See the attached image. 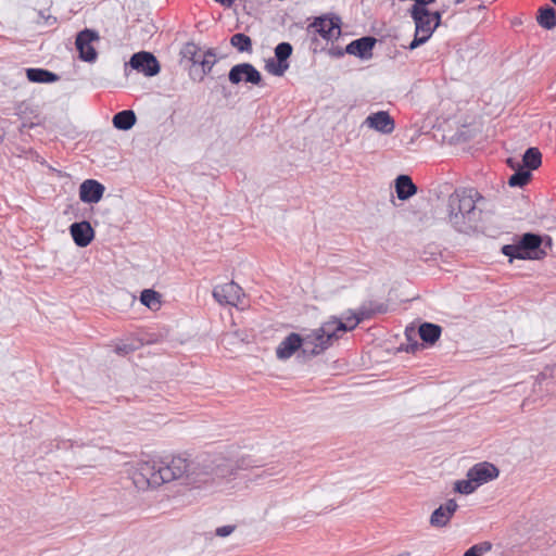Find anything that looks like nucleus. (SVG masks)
Here are the masks:
<instances>
[{
	"instance_id": "obj_1",
	"label": "nucleus",
	"mask_w": 556,
	"mask_h": 556,
	"mask_svg": "<svg viewBox=\"0 0 556 556\" xmlns=\"http://www.w3.org/2000/svg\"><path fill=\"white\" fill-rule=\"evenodd\" d=\"M212 472L211 455H202L193 460L177 456L169 463L138 462L131 472V480L140 491L154 489L174 480H182V484L200 488L214 482Z\"/></svg>"
},
{
	"instance_id": "obj_2",
	"label": "nucleus",
	"mask_w": 556,
	"mask_h": 556,
	"mask_svg": "<svg viewBox=\"0 0 556 556\" xmlns=\"http://www.w3.org/2000/svg\"><path fill=\"white\" fill-rule=\"evenodd\" d=\"M483 197L475 188L456 189L447 202L448 220L458 231H465L467 226L479 217L477 202Z\"/></svg>"
},
{
	"instance_id": "obj_3",
	"label": "nucleus",
	"mask_w": 556,
	"mask_h": 556,
	"mask_svg": "<svg viewBox=\"0 0 556 556\" xmlns=\"http://www.w3.org/2000/svg\"><path fill=\"white\" fill-rule=\"evenodd\" d=\"M543 239L540 235L527 232L515 244H505L502 253L510 260H542L546 251L542 248Z\"/></svg>"
},
{
	"instance_id": "obj_4",
	"label": "nucleus",
	"mask_w": 556,
	"mask_h": 556,
	"mask_svg": "<svg viewBox=\"0 0 556 556\" xmlns=\"http://www.w3.org/2000/svg\"><path fill=\"white\" fill-rule=\"evenodd\" d=\"M211 460L214 481L233 476L238 470L247 469L250 466V460L245 457L232 462L223 456H211Z\"/></svg>"
},
{
	"instance_id": "obj_5",
	"label": "nucleus",
	"mask_w": 556,
	"mask_h": 556,
	"mask_svg": "<svg viewBox=\"0 0 556 556\" xmlns=\"http://www.w3.org/2000/svg\"><path fill=\"white\" fill-rule=\"evenodd\" d=\"M98 39L99 34L93 29L86 28L78 33L75 45L80 60L89 63L97 60L98 52L92 46V42Z\"/></svg>"
},
{
	"instance_id": "obj_6",
	"label": "nucleus",
	"mask_w": 556,
	"mask_h": 556,
	"mask_svg": "<svg viewBox=\"0 0 556 556\" xmlns=\"http://www.w3.org/2000/svg\"><path fill=\"white\" fill-rule=\"evenodd\" d=\"M213 298L219 304H228L238 307L243 304L244 293L238 283L230 281L222 286H216L213 289Z\"/></svg>"
},
{
	"instance_id": "obj_7",
	"label": "nucleus",
	"mask_w": 556,
	"mask_h": 556,
	"mask_svg": "<svg viewBox=\"0 0 556 556\" xmlns=\"http://www.w3.org/2000/svg\"><path fill=\"white\" fill-rule=\"evenodd\" d=\"M313 28L324 39L330 40L337 38L341 34V18L337 15H323L318 16L307 27L309 30Z\"/></svg>"
},
{
	"instance_id": "obj_8",
	"label": "nucleus",
	"mask_w": 556,
	"mask_h": 556,
	"mask_svg": "<svg viewBox=\"0 0 556 556\" xmlns=\"http://www.w3.org/2000/svg\"><path fill=\"white\" fill-rule=\"evenodd\" d=\"M354 328L355 326H353V324L349 325L337 317H332L314 331L318 337H320V340H323L325 345L329 348L331 345V340L338 339L340 337V332L351 331Z\"/></svg>"
},
{
	"instance_id": "obj_9",
	"label": "nucleus",
	"mask_w": 556,
	"mask_h": 556,
	"mask_svg": "<svg viewBox=\"0 0 556 556\" xmlns=\"http://www.w3.org/2000/svg\"><path fill=\"white\" fill-rule=\"evenodd\" d=\"M228 79L233 85L241 81L260 85L262 75L251 63H240L230 68Z\"/></svg>"
},
{
	"instance_id": "obj_10",
	"label": "nucleus",
	"mask_w": 556,
	"mask_h": 556,
	"mask_svg": "<svg viewBox=\"0 0 556 556\" xmlns=\"http://www.w3.org/2000/svg\"><path fill=\"white\" fill-rule=\"evenodd\" d=\"M129 65L148 77L155 76L161 70L157 59L151 52L147 51L134 53L130 58Z\"/></svg>"
},
{
	"instance_id": "obj_11",
	"label": "nucleus",
	"mask_w": 556,
	"mask_h": 556,
	"mask_svg": "<svg viewBox=\"0 0 556 556\" xmlns=\"http://www.w3.org/2000/svg\"><path fill=\"white\" fill-rule=\"evenodd\" d=\"M498 475L500 470L494 464L481 462L469 468L466 477H471V480L475 481L476 485L479 488L480 485L496 479Z\"/></svg>"
},
{
	"instance_id": "obj_12",
	"label": "nucleus",
	"mask_w": 556,
	"mask_h": 556,
	"mask_svg": "<svg viewBox=\"0 0 556 556\" xmlns=\"http://www.w3.org/2000/svg\"><path fill=\"white\" fill-rule=\"evenodd\" d=\"M377 43V39L372 36H364L351 41L345 51L350 55L359 58L361 60H370L374 55L372 51Z\"/></svg>"
},
{
	"instance_id": "obj_13",
	"label": "nucleus",
	"mask_w": 556,
	"mask_h": 556,
	"mask_svg": "<svg viewBox=\"0 0 556 556\" xmlns=\"http://www.w3.org/2000/svg\"><path fill=\"white\" fill-rule=\"evenodd\" d=\"M410 17L415 23V31L417 35L431 38L435 28H433L432 18L428 9L412 8L409 10Z\"/></svg>"
},
{
	"instance_id": "obj_14",
	"label": "nucleus",
	"mask_w": 556,
	"mask_h": 556,
	"mask_svg": "<svg viewBox=\"0 0 556 556\" xmlns=\"http://www.w3.org/2000/svg\"><path fill=\"white\" fill-rule=\"evenodd\" d=\"M364 124L383 135H390L395 129V122L387 111L371 113Z\"/></svg>"
},
{
	"instance_id": "obj_15",
	"label": "nucleus",
	"mask_w": 556,
	"mask_h": 556,
	"mask_svg": "<svg viewBox=\"0 0 556 556\" xmlns=\"http://www.w3.org/2000/svg\"><path fill=\"white\" fill-rule=\"evenodd\" d=\"M458 505L455 500L450 498L445 504L440 505L430 516V525L434 528L446 527L457 510Z\"/></svg>"
},
{
	"instance_id": "obj_16",
	"label": "nucleus",
	"mask_w": 556,
	"mask_h": 556,
	"mask_svg": "<svg viewBox=\"0 0 556 556\" xmlns=\"http://www.w3.org/2000/svg\"><path fill=\"white\" fill-rule=\"evenodd\" d=\"M70 232L75 244L79 248L89 245L94 238V230L87 220L73 223L70 226Z\"/></svg>"
},
{
	"instance_id": "obj_17",
	"label": "nucleus",
	"mask_w": 556,
	"mask_h": 556,
	"mask_svg": "<svg viewBox=\"0 0 556 556\" xmlns=\"http://www.w3.org/2000/svg\"><path fill=\"white\" fill-rule=\"evenodd\" d=\"M388 308V304L383 302L367 301L359 306L357 313L352 314L353 326L356 327L361 321L369 319L376 314H384Z\"/></svg>"
},
{
	"instance_id": "obj_18",
	"label": "nucleus",
	"mask_w": 556,
	"mask_h": 556,
	"mask_svg": "<svg viewBox=\"0 0 556 556\" xmlns=\"http://www.w3.org/2000/svg\"><path fill=\"white\" fill-rule=\"evenodd\" d=\"M105 191L104 186L94 179L85 180L79 187V198L85 203H98Z\"/></svg>"
},
{
	"instance_id": "obj_19",
	"label": "nucleus",
	"mask_w": 556,
	"mask_h": 556,
	"mask_svg": "<svg viewBox=\"0 0 556 556\" xmlns=\"http://www.w3.org/2000/svg\"><path fill=\"white\" fill-rule=\"evenodd\" d=\"M303 345L302 337L299 333H289L277 346L276 356L278 359L290 358Z\"/></svg>"
},
{
	"instance_id": "obj_20",
	"label": "nucleus",
	"mask_w": 556,
	"mask_h": 556,
	"mask_svg": "<svg viewBox=\"0 0 556 556\" xmlns=\"http://www.w3.org/2000/svg\"><path fill=\"white\" fill-rule=\"evenodd\" d=\"M302 340L303 345L300 348V350L304 357L317 356L328 349L314 330L309 334L302 338Z\"/></svg>"
},
{
	"instance_id": "obj_21",
	"label": "nucleus",
	"mask_w": 556,
	"mask_h": 556,
	"mask_svg": "<svg viewBox=\"0 0 556 556\" xmlns=\"http://www.w3.org/2000/svg\"><path fill=\"white\" fill-rule=\"evenodd\" d=\"M417 186L408 175H399L395 179V191L400 200L405 201L417 193Z\"/></svg>"
},
{
	"instance_id": "obj_22",
	"label": "nucleus",
	"mask_w": 556,
	"mask_h": 556,
	"mask_svg": "<svg viewBox=\"0 0 556 556\" xmlns=\"http://www.w3.org/2000/svg\"><path fill=\"white\" fill-rule=\"evenodd\" d=\"M442 328L432 323H424L419 326L418 334L425 344L433 345L441 337Z\"/></svg>"
},
{
	"instance_id": "obj_23",
	"label": "nucleus",
	"mask_w": 556,
	"mask_h": 556,
	"mask_svg": "<svg viewBox=\"0 0 556 556\" xmlns=\"http://www.w3.org/2000/svg\"><path fill=\"white\" fill-rule=\"evenodd\" d=\"M27 79L31 83L50 84L59 80V76L46 68H26Z\"/></svg>"
},
{
	"instance_id": "obj_24",
	"label": "nucleus",
	"mask_w": 556,
	"mask_h": 556,
	"mask_svg": "<svg viewBox=\"0 0 556 556\" xmlns=\"http://www.w3.org/2000/svg\"><path fill=\"white\" fill-rule=\"evenodd\" d=\"M536 22L544 29H553L556 26V10L548 4L539 8Z\"/></svg>"
},
{
	"instance_id": "obj_25",
	"label": "nucleus",
	"mask_w": 556,
	"mask_h": 556,
	"mask_svg": "<svg viewBox=\"0 0 556 556\" xmlns=\"http://www.w3.org/2000/svg\"><path fill=\"white\" fill-rule=\"evenodd\" d=\"M136 114L131 110H123L113 116V126L119 130H128L136 124Z\"/></svg>"
},
{
	"instance_id": "obj_26",
	"label": "nucleus",
	"mask_w": 556,
	"mask_h": 556,
	"mask_svg": "<svg viewBox=\"0 0 556 556\" xmlns=\"http://www.w3.org/2000/svg\"><path fill=\"white\" fill-rule=\"evenodd\" d=\"M217 62L216 53L214 49H207L202 54L201 60L199 61L198 66H200V73L198 79L201 81L203 80L204 76L211 73L213 66Z\"/></svg>"
},
{
	"instance_id": "obj_27",
	"label": "nucleus",
	"mask_w": 556,
	"mask_h": 556,
	"mask_svg": "<svg viewBox=\"0 0 556 556\" xmlns=\"http://www.w3.org/2000/svg\"><path fill=\"white\" fill-rule=\"evenodd\" d=\"M525 168L529 172L538 169L542 164V154L538 148H528L522 156Z\"/></svg>"
},
{
	"instance_id": "obj_28",
	"label": "nucleus",
	"mask_w": 556,
	"mask_h": 556,
	"mask_svg": "<svg viewBox=\"0 0 556 556\" xmlns=\"http://www.w3.org/2000/svg\"><path fill=\"white\" fill-rule=\"evenodd\" d=\"M203 53L201 48L194 42H187L180 51L181 56L192 62L193 66H198Z\"/></svg>"
},
{
	"instance_id": "obj_29",
	"label": "nucleus",
	"mask_w": 556,
	"mask_h": 556,
	"mask_svg": "<svg viewBox=\"0 0 556 556\" xmlns=\"http://www.w3.org/2000/svg\"><path fill=\"white\" fill-rule=\"evenodd\" d=\"M230 45L239 52H252V39L243 33L232 35L230 37Z\"/></svg>"
},
{
	"instance_id": "obj_30",
	"label": "nucleus",
	"mask_w": 556,
	"mask_h": 556,
	"mask_svg": "<svg viewBox=\"0 0 556 556\" xmlns=\"http://www.w3.org/2000/svg\"><path fill=\"white\" fill-rule=\"evenodd\" d=\"M293 52V47L289 42H280L275 48V59L289 68V58Z\"/></svg>"
},
{
	"instance_id": "obj_31",
	"label": "nucleus",
	"mask_w": 556,
	"mask_h": 556,
	"mask_svg": "<svg viewBox=\"0 0 556 556\" xmlns=\"http://www.w3.org/2000/svg\"><path fill=\"white\" fill-rule=\"evenodd\" d=\"M531 179V172L526 169L525 167H520L515 170V173L509 177L508 185L510 187H523Z\"/></svg>"
},
{
	"instance_id": "obj_32",
	"label": "nucleus",
	"mask_w": 556,
	"mask_h": 556,
	"mask_svg": "<svg viewBox=\"0 0 556 556\" xmlns=\"http://www.w3.org/2000/svg\"><path fill=\"white\" fill-rule=\"evenodd\" d=\"M140 301L149 308H157L161 304L160 294L151 289H146L141 292Z\"/></svg>"
},
{
	"instance_id": "obj_33",
	"label": "nucleus",
	"mask_w": 556,
	"mask_h": 556,
	"mask_svg": "<svg viewBox=\"0 0 556 556\" xmlns=\"http://www.w3.org/2000/svg\"><path fill=\"white\" fill-rule=\"evenodd\" d=\"M477 489L478 486L475 481L471 480V477H467V479L464 480H457L454 483V491L465 495L473 493Z\"/></svg>"
},
{
	"instance_id": "obj_34",
	"label": "nucleus",
	"mask_w": 556,
	"mask_h": 556,
	"mask_svg": "<svg viewBox=\"0 0 556 556\" xmlns=\"http://www.w3.org/2000/svg\"><path fill=\"white\" fill-rule=\"evenodd\" d=\"M265 70L271 75L282 76L288 68L279 63L275 58H270L265 63Z\"/></svg>"
},
{
	"instance_id": "obj_35",
	"label": "nucleus",
	"mask_w": 556,
	"mask_h": 556,
	"mask_svg": "<svg viewBox=\"0 0 556 556\" xmlns=\"http://www.w3.org/2000/svg\"><path fill=\"white\" fill-rule=\"evenodd\" d=\"M405 336L409 343L403 350L406 351L407 353H415L416 351H418L421 345L418 343V341H416L414 339V336H415L414 329L406 328Z\"/></svg>"
},
{
	"instance_id": "obj_36",
	"label": "nucleus",
	"mask_w": 556,
	"mask_h": 556,
	"mask_svg": "<svg viewBox=\"0 0 556 556\" xmlns=\"http://www.w3.org/2000/svg\"><path fill=\"white\" fill-rule=\"evenodd\" d=\"M138 348H139V345L134 343V342H131V343H119V344H116L114 351L116 352V354L125 356V355H128V354L132 353Z\"/></svg>"
},
{
	"instance_id": "obj_37",
	"label": "nucleus",
	"mask_w": 556,
	"mask_h": 556,
	"mask_svg": "<svg viewBox=\"0 0 556 556\" xmlns=\"http://www.w3.org/2000/svg\"><path fill=\"white\" fill-rule=\"evenodd\" d=\"M429 39L427 36L417 35L415 31L414 39L410 41V43L407 46V49L414 50L418 48L419 46L426 43Z\"/></svg>"
},
{
	"instance_id": "obj_38",
	"label": "nucleus",
	"mask_w": 556,
	"mask_h": 556,
	"mask_svg": "<svg viewBox=\"0 0 556 556\" xmlns=\"http://www.w3.org/2000/svg\"><path fill=\"white\" fill-rule=\"evenodd\" d=\"M476 548V552L481 556L482 554L490 552L492 549V543L489 541H484L471 546Z\"/></svg>"
},
{
	"instance_id": "obj_39",
	"label": "nucleus",
	"mask_w": 556,
	"mask_h": 556,
	"mask_svg": "<svg viewBox=\"0 0 556 556\" xmlns=\"http://www.w3.org/2000/svg\"><path fill=\"white\" fill-rule=\"evenodd\" d=\"M235 529H236L235 526L227 525V526L218 527L216 529L215 533L218 536L225 538V536H228L229 534H231Z\"/></svg>"
},
{
	"instance_id": "obj_40",
	"label": "nucleus",
	"mask_w": 556,
	"mask_h": 556,
	"mask_svg": "<svg viewBox=\"0 0 556 556\" xmlns=\"http://www.w3.org/2000/svg\"><path fill=\"white\" fill-rule=\"evenodd\" d=\"M346 53L345 51V48L342 49L340 47H334L332 46L329 50H328V54L332 58H336V59H340L342 56H344V54Z\"/></svg>"
},
{
	"instance_id": "obj_41",
	"label": "nucleus",
	"mask_w": 556,
	"mask_h": 556,
	"mask_svg": "<svg viewBox=\"0 0 556 556\" xmlns=\"http://www.w3.org/2000/svg\"><path fill=\"white\" fill-rule=\"evenodd\" d=\"M430 15L432 18L433 28L437 29L441 24L443 11L430 12Z\"/></svg>"
},
{
	"instance_id": "obj_42",
	"label": "nucleus",
	"mask_w": 556,
	"mask_h": 556,
	"mask_svg": "<svg viewBox=\"0 0 556 556\" xmlns=\"http://www.w3.org/2000/svg\"><path fill=\"white\" fill-rule=\"evenodd\" d=\"M434 2L435 0H415V3L412 8L427 9V5Z\"/></svg>"
},
{
	"instance_id": "obj_43",
	"label": "nucleus",
	"mask_w": 556,
	"mask_h": 556,
	"mask_svg": "<svg viewBox=\"0 0 556 556\" xmlns=\"http://www.w3.org/2000/svg\"><path fill=\"white\" fill-rule=\"evenodd\" d=\"M226 8H231L236 0H215Z\"/></svg>"
},
{
	"instance_id": "obj_44",
	"label": "nucleus",
	"mask_w": 556,
	"mask_h": 556,
	"mask_svg": "<svg viewBox=\"0 0 556 556\" xmlns=\"http://www.w3.org/2000/svg\"><path fill=\"white\" fill-rule=\"evenodd\" d=\"M464 556H480V555L476 552V548L470 547L465 552Z\"/></svg>"
},
{
	"instance_id": "obj_45",
	"label": "nucleus",
	"mask_w": 556,
	"mask_h": 556,
	"mask_svg": "<svg viewBox=\"0 0 556 556\" xmlns=\"http://www.w3.org/2000/svg\"><path fill=\"white\" fill-rule=\"evenodd\" d=\"M268 476H273V472H270L269 470H263V472L258 477H268Z\"/></svg>"
},
{
	"instance_id": "obj_46",
	"label": "nucleus",
	"mask_w": 556,
	"mask_h": 556,
	"mask_svg": "<svg viewBox=\"0 0 556 556\" xmlns=\"http://www.w3.org/2000/svg\"><path fill=\"white\" fill-rule=\"evenodd\" d=\"M545 245L552 247V239L548 236L546 237Z\"/></svg>"
},
{
	"instance_id": "obj_47",
	"label": "nucleus",
	"mask_w": 556,
	"mask_h": 556,
	"mask_svg": "<svg viewBox=\"0 0 556 556\" xmlns=\"http://www.w3.org/2000/svg\"><path fill=\"white\" fill-rule=\"evenodd\" d=\"M352 315L345 318L344 323H348L349 325L353 324V319H351Z\"/></svg>"
},
{
	"instance_id": "obj_48",
	"label": "nucleus",
	"mask_w": 556,
	"mask_h": 556,
	"mask_svg": "<svg viewBox=\"0 0 556 556\" xmlns=\"http://www.w3.org/2000/svg\"><path fill=\"white\" fill-rule=\"evenodd\" d=\"M464 1H465V0H454V3H455V4H460V3H463Z\"/></svg>"
},
{
	"instance_id": "obj_49",
	"label": "nucleus",
	"mask_w": 556,
	"mask_h": 556,
	"mask_svg": "<svg viewBox=\"0 0 556 556\" xmlns=\"http://www.w3.org/2000/svg\"><path fill=\"white\" fill-rule=\"evenodd\" d=\"M484 8H485V7H484V5H482V4H480V5L478 7V9H484Z\"/></svg>"
},
{
	"instance_id": "obj_50",
	"label": "nucleus",
	"mask_w": 556,
	"mask_h": 556,
	"mask_svg": "<svg viewBox=\"0 0 556 556\" xmlns=\"http://www.w3.org/2000/svg\"><path fill=\"white\" fill-rule=\"evenodd\" d=\"M556 5V0H551Z\"/></svg>"
},
{
	"instance_id": "obj_51",
	"label": "nucleus",
	"mask_w": 556,
	"mask_h": 556,
	"mask_svg": "<svg viewBox=\"0 0 556 556\" xmlns=\"http://www.w3.org/2000/svg\"><path fill=\"white\" fill-rule=\"evenodd\" d=\"M400 556H408V555H400Z\"/></svg>"
}]
</instances>
